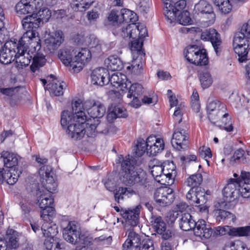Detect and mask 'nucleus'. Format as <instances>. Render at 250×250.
Returning <instances> with one entry per match:
<instances>
[{
  "label": "nucleus",
  "mask_w": 250,
  "mask_h": 250,
  "mask_svg": "<svg viewBox=\"0 0 250 250\" xmlns=\"http://www.w3.org/2000/svg\"><path fill=\"white\" fill-rule=\"evenodd\" d=\"M188 134L185 129L178 128L173 134L171 141L172 146L178 150L185 149L187 147V138Z\"/></svg>",
  "instance_id": "nucleus-23"
},
{
  "label": "nucleus",
  "mask_w": 250,
  "mask_h": 250,
  "mask_svg": "<svg viewBox=\"0 0 250 250\" xmlns=\"http://www.w3.org/2000/svg\"><path fill=\"white\" fill-rule=\"evenodd\" d=\"M136 194V192L130 188L120 187L114 192L115 201L119 202L120 199L123 200L125 197H129Z\"/></svg>",
  "instance_id": "nucleus-43"
},
{
  "label": "nucleus",
  "mask_w": 250,
  "mask_h": 250,
  "mask_svg": "<svg viewBox=\"0 0 250 250\" xmlns=\"http://www.w3.org/2000/svg\"><path fill=\"white\" fill-rule=\"evenodd\" d=\"M147 154L155 155L164 148L165 144L163 139L150 135L147 138Z\"/></svg>",
  "instance_id": "nucleus-24"
},
{
  "label": "nucleus",
  "mask_w": 250,
  "mask_h": 250,
  "mask_svg": "<svg viewBox=\"0 0 250 250\" xmlns=\"http://www.w3.org/2000/svg\"><path fill=\"white\" fill-rule=\"evenodd\" d=\"M141 206L138 205L135 208L122 209L120 214L125 222L131 226H136L139 222V217Z\"/></svg>",
  "instance_id": "nucleus-20"
},
{
  "label": "nucleus",
  "mask_w": 250,
  "mask_h": 250,
  "mask_svg": "<svg viewBox=\"0 0 250 250\" xmlns=\"http://www.w3.org/2000/svg\"><path fill=\"white\" fill-rule=\"evenodd\" d=\"M21 234L13 229H8L6 231L5 239L7 247L11 249H16L20 245V240Z\"/></svg>",
  "instance_id": "nucleus-30"
},
{
  "label": "nucleus",
  "mask_w": 250,
  "mask_h": 250,
  "mask_svg": "<svg viewBox=\"0 0 250 250\" xmlns=\"http://www.w3.org/2000/svg\"><path fill=\"white\" fill-rule=\"evenodd\" d=\"M84 106L89 115L93 118H101L105 113V106L101 102L94 100L85 101Z\"/></svg>",
  "instance_id": "nucleus-14"
},
{
  "label": "nucleus",
  "mask_w": 250,
  "mask_h": 250,
  "mask_svg": "<svg viewBox=\"0 0 250 250\" xmlns=\"http://www.w3.org/2000/svg\"><path fill=\"white\" fill-rule=\"evenodd\" d=\"M154 198L159 205L166 206L173 201L174 196L172 189L162 188L155 190Z\"/></svg>",
  "instance_id": "nucleus-15"
},
{
  "label": "nucleus",
  "mask_w": 250,
  "mask_h": 250,
  "mask_svg": "<svg viewBox=\"0 0 250 250\" xmlns=\"http://www.w3.org/2000/svg\"><path fill=\"white\" fill-rule=\"evenodd\" d=\"M0 158L3 159L5 167L11 169L16 168L18 164V156L17 154L8 151H3L1 153Z\"/></svg>",
  "instance_id": "nucleus-35"
},
{
  "label": "nucleus",
  "mask_w": 250,
  "mask_h": 250,
  "mask_svg": "<svg viewBox=\"0 0 250 250\" xmlns=\"http://www.w3.org/2000/svg\"><path fill=\"white\" fill-rule=\"evenodd\" d=\"M19 42L15 41H8L0 50V62L7 64L15 60Z\"/></svg>",
  "instance_id": "nucleus-8"
},
{
  "label": "nucleus",
  "mask_w": 250,
  "mask_h": 250,
  "mask_svg": "<svg viewBox=\"0 0 250 250\" xmlns=\"http://www.w3.org/2000/svg\"><path fill=\"white\" fill-rule=\"evenodd\" d=\"M143 69V62L141 59L136 58L132 61L131 65L126 67V69L131 71L132 73L138 75L142 73Z\"/></svg>",
  "instance_id": "nucleus-55"
},
{
  "label": "nucleus",
  "mask_w": 250,
  "mask_h": 250,
  "mask_svg": "<svg viewBox=\"0 0 250 250\" xmlns=\"http://www.w3.org/2000/svg\"><path fill=\"white\" fill-rule=\"evenodd\" d=\"M238 191L243 198L250 197V173L242 171L240 178L237 179Z\"/></svg>",
  "instance_id": "nucleus-22"
},
{
  "label": "nucleus",
  "mask_w": 250,
  "mask_h": 250,
  "mask_svg": "<svg viewBox=\"0 0 250 250\" xmlns=\"http://www.w3.org/2000/svg\"><path fill=\"white\" fill-rule=\"evenodd\" d=\"M196 226L193 228L195 235L200 238H208L212 233V229L206 224L204 220H199L195 223Z\"/></svg>",
  "instance_id": "nucleus-28"
},
{
  "label": "nucleus",
  "mask_w": 250,
  "mask_h": 250,
  "mask_svg": "<svg viewBox=\"0 0 250 250\" xmlns=\"http://www.w3.org/2000/svg\"><path fill=\"white\" fill-rule=\"evenodd\" d=\"M202 181L203 178L201 174L197 173L189 176L187 179L186 183L187 185L191 188H199V186L201 185Z\"/></svg>",
  "instance_id": "nucleus-54"
},
{
  "label": "nucleus",
  "mask_w": 250,
  "mask_h": 250,
  "mask_svg": "<svg viewBox=\"0 0 250 250\" xmlns=\"http://www.w3.org/2000/svg\"><path fill=\"white\" fill-rule=\"evenodd\" d=\"M176 174V166L173 162H164V175L167 177L165 185L172 184Z\"/></svg>",
  "instance_id": "nucleus-32"
},
{
  "label": "nucleus",
  "mask_w": 250,
  "mask_h": 250,
  "mask_svg": "<svg viewBox=\"0 0 250 250\" xmlns=\"http://www.w3.org/2000/svg\"><path fill=\"white\" fill-rule=\"evenodd\" d=\"M136 27L138 30V32H133L135 39L138 37L143 40L144 38L147 36V30L146 27L144 25L141 24L137 25L136 24Z\"/></svg>",
  "instance_id": "nucleus-64"
},
{
  "label": "nucleus",
  "mask_w": 250,
  "mask_h": 250,
  "mask_svg": "<svg viewBox=\"0 0 250 250\" xmlns=\"http://www.w3.org/2000/svg\"><path fill=\"white\" fill-rule=\"evenodd\" d=\"M46 212L44 211L41 214L43 221L41 229L43 235L49 238L54 237L58 231L57 226L52 223L54 214H46Z\"/></svg>",
  "instance_id": "nucleus-11"
},
{
  "label": "nucleus",
  "mask_w": 250,
  "mask_h": 250,
  "mask_svg": "<svg viewBox=\"0 0 250 250\" xmlns=\"http://www.w3.org/2000/svg\"><path fill=\"white\" fill-rule=\"evenodd\" d=\"M164 3L165 6L174 10L176 12L179 14L184 9L186 6V1L185 0H179L176 2H174L173 0H162Z\"/></svg>",
  "instance_id": "nucleus-46"
},
{
  "label": "nucleus",
  "mask_w": 250,
  "mask_h": 250,
  "mask_svg": "<svg viewBox=\"0 0 250 250\" xmlns=\"http://www.w3.org/2000/svg\"><path fill=\"white\" fill-rule=\"evenodd\" d=\"M143 93V87L141 84L138 83L131 84L126 95L128 104L135 108L139 107L141 105L139 99Z\"/></svg>",
  "instance_id": "nucleus-16"
},
{
  "label": "nucleus",
  "mask_w": 250,
  "mask_h": 250,
  "mask_svg": "<svg viewBox=\"0 0 250 250\" xmlns=\"http://www.w3.org/2000/svg\"><path fill=\"white\" fill-rule=\"evenodd\" d=\"M77 122V117L70 111L64 110L62 112L61 124L63 128L67 129L68 127Z\"/></svg>",
  "instance_id": "nucleus-40"
},
{
  "label": "nucleus",
  "mask_w": 250,
  "mask_h": 250,
  "mask_svg": "<svg viewBox=\"0 0 250 250\" xmlns=\"http://www.w3.org/2000/svg\"><path fill=\"white\" fill-rule=\"evenodd\" d=\"M36 13L38 14L37 16L40 19L42 24L44 22H47L51 16L50 10L46 7L43 6V5L37 10Z\"/></svg>",
  "instance_id": "nucleus-56"
},
{
  "label": "nucleus",
  "mask_w": 250,
  "mask_h": 250,
  "mask_svg": "<svg viewBox=\"0 0 250 250\" xmlns=\"http://www.w3.org/2000/svg\"><path fill=\"white\" fill-rule=\"evenodd\" d=\"M51 168L49 166H42L39 170L41 182L43 185V189L46 193H51L57 189V183L52 175H50Z\"/></svg>",
  "instance_id": "nucleus-7"
},
{
  "label": "nucleus",
  "mask_w": 250,
  "mask_h": 250,
  "mask_svg": "<svg viewBox=\"0 0 250 250\" xmlns=\"http://www.w3.org/2000/svg\"><path fill=\"white\" fill-rule=\"evenodd\" d=\"M49 85V88L50 92L57 96L62 95L63 93V88L66 87V84L64 82L58 81L57 79H53Z\"/></svg>",
  "instance_id": "nucleus-41"
},
{
  "label": "nucleus",
  "mask_w": 250,
  "mask_h": 250,
  "mask_svg": "<svg viewBox=\"0 0 250 250\" xmlns=\"http://www.w3.org/2000/svg\"><path fill=\"white\" fill-rule=\"evenodd\" d=\"M208 58L206 50L198 49L197 55L195 56V60H194V64L197 65H205L208 63Z\"/></svg>",
  "instance_id": "nucleus-57"
},
{
  "label": "nucleus",
  "mask_w": 250,
  "mask_h": 250,
  "mask_svg": "<svg viewBox=\"0 0 250 250\" xmlns=\"http://www.w3.org/2000/svg\"><path fill=\"white\" fill-rule=\"evenodd\" d=\"M85 122H81L80 119H77L76 123L68 127L66 132L72 139L81 140L85 135Z\"/></svg>",
  "instance_id": "nucleus-21"
},
{
  "label": "nucleus",
  "mask_w": 250,
  "mask_h": 250,
  "mask_svg": "<svg viewBox=\"0 0 250 250\" xmlns=\"http://www.w3.org/2000/svg\"><path fill=\"white\" fill-rule=\"evenodd\" d=\"M36 12H33L23 18L21 21L23 28L26 31V33L28 31H32L35 33V36H37L39 39L40 37L38 33L34 29L38 28L42 24L41 20L37 16Z\"/></svg>",
  "instance_id": "nucleus-18"
},
{
  "label": "nucleus",
  "mask_w": 250,
  "mask_h": 250,
  "mask_svg": "<svg viewBox=\"0 0 250 250\" xmlns=\"http://www.w3.org/2000/svg\"><path fill=\"white\" fill-rule=\"evenodd\" d=\"M100 17V11L98 8H94L88 11L86 18L90 23H95Z\"/></svg>",
  "instance_id": "nucleus-62"
},
{
  "label": "nucleus",
  "mask_w": 250,
  "mask_h": 250,
  "mask_svg": "<svg viewBox=\"0 0 250 250\" xmlns=\"http://www.w3.org/2000/svg\"><path fill=\"white\" fill-rule=\"evenodd\" d=\"M196 190V205L200 206L205 204L207 200L208 192L205 193L204 189L201 188H195Z\"/></svg>",
  "instance_id": "nucleus-59"
},
{
  "label": "nucleus",
  "mask_w": 250,
  "mask_h": 250,
  "mask_svg": "<svg viewBox=\"0 0 250 250\" xmlns=\"http://www.w3.org/2000/svg\"><path fill=\"white\" fill-rule=\"evenodd\" d=\"M189 15L190 14L188 11H184L181 13L177 17L179 23L184 25L191 24L192 21Z\"/></svg>",
  "instance_id": "nucleus-60"
},
{
  "label": "nucleus",
  "mask_w": 250,
  "mask_h": 250,
  "mask_svg": "<svg viewBox=\"0 0 250 250\" xmlns=\"http://www.w3.org/2000/svg\"><path fill=\"white\" fill-rule=\"evenodd\" d=\"M201 38L204 41H210L217 55H219L222 50V41L220 35L213 28H209L203 32Z\"/></svg>",
  "instance_id": "nucleus-13"
},
{
  "label": "nucleus",
  "mask_w": 250,
  "mask_h": 250,
  "mask_svg": "<svg viewBox=\"0 0 250 250\" xmlns=\"http://www.w3.org/2000/svg\"><path fill=\"white\" fill-rule=\"evenodd\" d=\"M104 63L107 68L111 71H119L123 67V63L117 56H109L105 60Z\"/></svg>",
  "instance_id": "nucleus-39"
},
{
  "label": "nucleus",
  "mask_w": 250,
  "mask_h": 250,
  "mask_svg": "<svg viewBox=\"0 0 250 250\" xmlns=\"http://www.w3.org/2000/svg\"><path fill=\"white\" fill-rule=\"evenodd\" d=\"M150 223L157 233H161L162 229L166 226V224L160 216H153L151 218Z\"/></svg>",
  "instance_id": "nucleus-53"
},
{
  "label": "nucleus",
  "mask_w": 250,
  "mask_h": 250,
  "mask_svg": "<svg viewBox=\"0 0 250 250\" xmlns=\"http://www.w3.org/2000/svg\"><path fill=\"white\" fill-rule=\"evenodd\" d=\"M208 118L213 124L218 123L220 120L221 117L223 120L228 116L226 112V106L223 103L217 100H214L208 103L207 106Z\"/></svg>",
  "instance_id": "nucleus-6"
},
{
  "label": "nucleus",
  "mask_w": 250,
  "mask_h": 250,
  "mask_svg": "<svg viewBox=\"0 0 250 250\" xmlns=\"http://www.w3.org/2000/svg\"><path fill=\"white\" fill-rule=\"evenodd\" d=\"M72 113L77 117V119H80L81 122L86 121V115L84 112L85 109L81 100L78 99L72 102Z\"/></svg>",
  "instance_id": "nucleus-34"
},
{
  "label": "nucleus",
  "mask_w": 250,
  "mask_h": 250,
  "mask_svg": "<svg viewBox=\"0 0 250 250\" xmlns=\"http://www.w3.org/2000/svg\"><path fill=\"white\" fill-rule=\"evenodd\" d=\"M118 161L122 162V172L120 180L123 184L126 186H143L146 188L147 185V176L146 172L141 169L136 170L130 161L129 157L124 159L122 155L119 157Z\"/></svg>",
  "instance_id": "nucleus-1"
},
{
  "label": "nucleus",
  "mask_w": 250,
  "mask_h": 250,
  "mask_svg": "<svg viewBox=\"0 0 250 250\" xmlns=\"http://www.w3.org/2000/svg\"><path fill=\"white\" fill-rule=\"evenodd\" d=\"M126 76L121 73L117 72L113 74L110 77L108 75V83H110L113 87L115 88L121 87V89L124 90V88H126Z\"/></svg>",
  "instance_id": "nucleus-33"
},
{
  "label": "nucleus",
  "mask_w": 250,
  "mask_h": 250,
  "mask_svg": "<svg viewBox=\"0 0 250 250\" xmlns=\"http://www.w3.org/2000/svg\"><path fill=\"white\" fill-rule=\"evenodd\" d=\"M63 41V34L62 31H56L52 35L45 40L47 49L53 52L56 50Z\"/></svg>",
  "instance_id": "nucleus-26"
},
{
  "label": "nucleus",
  "mask_w": 250,
  "mask_h": 250,
  "mask_svg": "<svg viewBox=\"0 0 250 250\" xmlns=\"http://www.w3.org/2000/svg\"><path fill=\"white\" fill-rule=\"evenodd\" d=\"M148 166L150 172L155 181L165 185L167 177L164 175V162L153 159L149 162Z\"/></svg>",
  "instance_id": "nucleus-17"
},
{
  "label": "nucleus",
  "mask_w": 250,
  "mask_h": 250,
  "mask_svg": "<svg viewBox=\"0 0 250 250\" xmlns=\"http://www.w3.org/2000/svg\"><path fill=\"white\" fill-rule=\"evenodd\" d=\"M195 221L188 213L182 214L179 220V226L184 231H189L196 226Z\"/></svg>",
  "instance_id": "nucleus-38"
},
{
  "label": "nucleus",
  "mask_w": 250,
  "mask_h": 250,
  "mask_svg": "<svg viewBox=\"0 0 250 250\" xmlns=\"http://www.w3.org/2000/svg\"><path fill=\"white\" fill-rule=\"evenodd\" d=\"M185 111V109L184 105L180 104L176 106L173 115V117L175 122L179 124L182 122Z\"/></svg>",
  "instance_id": "nucleus-63"
},
{
  "label": "nucleus",
  "mask_w": 250,
  "mask_h": 250,
  "mask_svg": "<svg viewBox=\"0 0 250 250\" xmlns=\"http://www.w3.org/2000/svg\"><path fill=\"white\" fill-rule=\"evenodd\" d=\"M21 173V171L17 168H10L9 170H5L3 168H0V176L11 185L17 182Z\"/></svg>",
  "instance_id": "nucleus-29"
},
{
  "label": "nucleus",
  "mask_w": 250,
  "mask_h": 250,
  "mask_svg": "<svg viewBox=\"0 0 250 250\" xmlns=\"http://www.w3.org/2000/svg\"><path fill=\"white\" fill-rule=\"evenodd\" d=\"M120 35L124 39H135L133 32H137L135 23L123 26L121 29Z\"/></svg>",
  "instance_id": "nucleus-47"
},
{
  "label": "nucleus",
  "mask_w": 250,
  "mask_h": 250,
  "mask_svg": "<svg viewBox=\"0 0 250 250\" xmlns=\"http://www.w3.org/2000/svg\"><path fill=\"white\" fill-rule=\"evenodd\" d=\"M45 63V56L43 54L38 53L33 58L32 63L30 67V70L32 72L35 73L44 66Z\"/></svg>",
  "instance_id": "nucleus-42"
},
{
  "label": "nucleus",
  "mask_w": 250,
  "mask_h": 250,
  "mask_svg": "<svg viewBox=\"0 0 250 250\" xmlns=\"http://www.w3.org/2000/svg\"><path fill=\"white\" fill-rule=\"evenodd\" d=\"M81 49L75 50L72 47H65L59 50L58 57L66 66H69L74 72H78L83 67V62L78 57V52Z\"/></svg>",
  "instance_id": "nucleus-3"
},
{
  "label": "nucleus",
  "mask_w": 250,
  "mask_h": 250,
  "mask_svg": "<svg viewBox=\"0 0 250 250\" xmlns=\"http://www.w3.org/2000/svg\"><path fill=\"white\" fill-rule=\"evenodd\" d=\"M108 72L103 67L97 68L91 73L92 82L93 84L103 86L108 84Z\"/></svg>",
  "instance_id": "nucleus-27"
},
{
  "label": "nucleus",
  "mask_w": 250,
  "mask_h": 250,
  "mask_svg": "<svg viewBox=\"0 0 250 250\" xmlns=\"http://www.w3.org/2000/svg\"><path fill=\"white\" fill-rule=\"evenodd\" d=\"M40 39L35 36V32L28 31L24 33L19 41V48L17 50L15 59L17 63H19L18 67L22 68L29 65L32 56L27 52L29 46L33 47L36 50L40 47Z\"/></svg>",
  "instance_id": "nucleus-2"
},
{
  "label": "nucleus",
  "mask_w": 250,
  "mask_h": 250,
  "mask_svg": "<svg viewBox=\"0 0 250 250\" xmlns=\"http://www.w3.org/2000/svg\"><path fill=\"white\" fill-rule=\"evenodd\" d=\"M78 235H80L79 232L75 222H69L62 231V236L64 240L72 244L78 242Z\"/></svg>",
  "instance_id": "nucleus-25"
},
{
  "label": "nucleus",
  "mask_w": 250,
  "mask_h": 250,
  "mask_svg": "<svg viewBox=\"0 0 250 250\" xmlns=\"http://www.w3.org/2000/svg\"><path fill=\"white\" fill-rule=\"evenodd\" d=\"M194 10L197 13L208 14L211 19L209 21L210 23H212L214 22L215 14L212 11L211 6L207 1L205 0L199 1L198 3L195 5Z\"/></svg>",
  "instance_id": "nucleus-31"
},
{
  "label": "nucleus",
  "mask_w": 250,
  "mask_h": 250,
  "mask_svg": "<svg viewBox=\"0 0 250 250\" xmlns=\"http://www.w3.org/2000/svg\"><path fill=\"white\" fill-rule=\"evenodd\" d=\"M133 150L137 157L142 156L146 152L147 153V140L145 141L142 138L138 139Z\"/></svg>",
  "instance_id": "nucleus-50"
},
{
  "label": "nucleus",
  "mask_w": 250,
  "mask_h": 250,
  "mask_svg": "<svg viewBox=\"0 0 250 250\" xmlns=\"http://www.w3.org/2000/svg\"><path fill=\"white\" fill-rule=\"evenodd\" d=\"M140 236L134 231H130L128 238L123 245V250H131L133 248H137L140 244Z\"/></svg>",
  "instance_id": "nucleus-37"
},
{
  "label": "nucleus",
  "mask_w": 250,
  "mask_h": 250,
  "mask_svg": "<svg viewBox=\"0 0 250 250\" xmlns=\"http://www.w3.org/2000/svg\"><path fill=\"white\" fill-rule=\"evenodd\" d=\"M122 21L126 22H130L131 23H134L138 19V17L135 13L127 9H123L120 11Z\"/></svg>",
  "instance_id": "nucleus-49"
},
{
  "label": "nucleus",
  "mask_w": 250,
  "mask_h": 250,
  "mask_svg": "<svg viewBox=\"0 0 250 250\" xmlns=\"http://www.w3.org/2000/svg\"><path fill=\"white\" fill-rule=\"evenodd\" d=\"M214 4L218 7L219 11L224 14L229 13L232 7V3L230 0H212Z\"/></svg>",
  "instance_id": "nucleus-45"
},
{
  "label": "nucleus",
  "mask_w": 250,
  "mask_h": 250,
  "mask_svg": "<svg viewBox=\"0 0 250 250\" xmlns=\"http://www.w3.org/2000/svg\"><path fill=\"white\" fill-rule=\"evenodd\" d=\"M235 35L250 41V20L242 26L240 31Z\"/></svg>",
  "instance_id": "nucleus-58"
},
{
  "label": "nucleus",
  "mask_w": 250,
  "mask_h": 250,
  "mask_svg": "<svg viewBox=\"0 0 250 250\" xmlns=\"http://www.w3.org/2000/svg\"><path fill=\"white\" fill-rule=\"evenodd\" d=\"M126 116V110L120 106H115L112 110L110 109L107 116V119L111 120L117 118H125Z\"/></svg>",
  "instance_id": "nucleus-48"
},
{
  "label": "nucleus",
  "mask_w": 250,
  "mask_h": 250,
  "mask_svg": "<svg viewBox=\"0 0 250 250\" xmlns=\"http://www.w3.org/2000/svg\"><path fill=\"white\" fill-rule=\"evenodd\" d=\"M94 0H73L71 4L72 8L75 11H84L93 3Z\"/></svg>",
  "instance_id": "nucleus-44"
},
{
  "label": "nucleus",
  "mask_w": 250,
  "mask_h": 250,
  "mask_svg": "<svg viewBox=\"0 0 250 250\" xmlns=\"http://www.w3.org/2000/svg\"><path fill=\"white\" fill-rule=\"evenodd\" d=\"M250 41L234 35L233 46L235 52L238 54V60L243 62L247 59Z\"/></svg>",
  "instance_id": "nucleus-12"
},
{
  "label": "nucleus",
  "mask_w": 250,
  "mask_h": 250,
  "mask_svg": "<svg viewBox=\"0 0 250 250\" xmlns=\"http://www.w3.org/2000/svg\"><path fill=\"white\" fill-rule=\"evenodd\" d=\"M199 77L201 86L203 89L207 88L212 84L213 79L211 74L208 71L201 72Z\"/></svg>",
  "instance_id": "nucleus-51"
},
{
  "label": "nucleus",
  "mask_w": 250,
  "mask_h": 250,
  "mask_svg": "<svg viewBox=\"0 0 250 250\" xmlns=\"http://www.w3.org/2000/svg\"><path fill=\"white\" fill-rule=\"evenodd\" d=\"M46 250H65L66 245L61 240L54 237L47 238L44 242Z\"/></svg>",
  "instance_id": "nucleus-36"
},
{
  "label": "nucleus",
  "mask_w": 250,
  "mask_h": 250,
  "mask_svg": "<svg viewBox=\"0 0 250 250\" xmlns=\"http://www.w3.org/2000/svg\"><path fill=\"white\" fill-rule=\"evenodd\" d=\"M198 52V48L196 45H190L185 49L184 54L188 62L194 64Z\"/></svg>",
  "instance_id": "nucleus-52"
},
{
  "label": "nucleus",
  "mask_w": 250,
  "mask_h": 250,
  "mask_svg": "<svg viewBox=\"0 0 250 250\" xmlns=\"http://www.w3.org/2000/svg\"><path fill=\"white\" fill-rule=\"evenodd\" d=\"M233 207V205L230 203L219 201L214 204V209L213 214L217 221H226L227 223L230 224L233 223L235 217L232 213L226 211L225 209H230Z\"/></svg>",
  "instance_id": "nucleus-5"
},
{
  "label": "nucleus",
  "mask_w": 250,
  "mask_h": 250,
  "mask_svg": "<svg viewBox=\"0 0 250 250\" xmlns=\"http://www.w3.org/2000/svg\"><path fill=\"white\" fill-rule=\"evenodd\" d=\"M37 203L42 209V212L46 211V214H54V208L51 206L54 200L49 193H46L43 189L39 188L36 192Z\"/></svg>",
  "instance_id": "nucleus-10"
},
{
  "label": "nucleus",
  "mask_w": 250,
  "mask_h": 250,
  "mask_svg": "<svg viewBox=\"0 0 250 250\" xmlns=\"http://www.w3.org/2000/svg\"><path fill=\"white\" fill-rule=\"evenodd\" d=\"M96 123L94 124L86 123L85 122V134L88 137H93L95 136L96 132V128L99 125V120H96Z\"/></svg>",
  "instance_id": "nucleus-61"
},
{
  "label": "nucleus",
  "mask_w": 250,
  "mask_h": 250,
  "mask_svg": "<svg viewBox=\"0 0 250 250\" xmlns=\"http://www.w3.org/2000/svg\"><path fill=\"white\" fill-rule=\"evenodd\" d=\"M86 45L89 46V49L81 48L78 52V57L81 58L83 66L88 62L92 57H96L102 53L101 44L99 40L94 36L90 35L86 41Z\"/></svg>",
  "instance_id": "nucleus-4"
},
{
  "label": "nucleus",
  "mask_w": 250,
  "mask_h": 250,
  "mask_svg": "<svg viewBox=\"0 0 250 250\" xmlns=\"http://www.w3.org/2000/svg\"><path fill=\"white\" fill-rule=\"evenodd\" d=\"M42 5V0H21L15 6L17 14L19 16L36 12Z\"/></svg>",
  "instance_id": "nucleus-9"
},
{
  "label": "nucleus",
  "mask_w": 250,
  "mask_h": 250,
  "mask_svg": "<svg viewBox=\"0 0 250 250\" xmlns=\"http://www.w3.org/2000/svg\"><path fill=\"white\" fill-rule=\"evenodd\" d=\"M238 183L236 179L230 178L223 190V194L227 203H230L237 199L239 196Z\"/></svg>",
  "instance_id": "nucleus-19"
}]
</instances>
